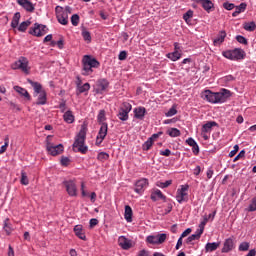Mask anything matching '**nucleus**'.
Segmentation results:
<instances>
[{
    "mask_svg": "<svg viewBox=\"0 0 256 256\" xmlns=\"http://www.w3.org/2000/svg\"><path fill=\"white\" fill-rule=\"evenodd\" d=\"M230 90L225 88L220 89L219 92H213L211 90H204L201 94L202 99L213 105L227 103L228 99L231 97Z\"/></svg>",
    "mask_w": 256,
    "mask_h": 256,
    "instance_id": "nucleus-1",
    "label": "nucleus"
},
{
    "mask_svg": "<svg viewBox=\"0 0 256 256\" xmlns=\"http://www.w3.org/2000/svg\"><path fill=\"white\" fill-rule=\"evenodd\" d=\"M87 124H82L80 131L75 136L74 143L72 144L73 150L78 153H82V155H86L89 151V146L85 145V141L87 139Z\"/></svg>",
    "mask_w": 256,
    "mask_h": 256,
    "instance_id": "nucleus-2",
    "label": "nucleus"
},
{
    "mask_svg": "<svg viewBox=\"0 0 256 256\" xmlns=\"http://www.w3.org/2000/svg\"><path fill=\"white\" fill-rule=\"evenodd\" d=\"M101 63L91 55H85L82 60V75L87 77L93 75V69H99Z\"/></svg>",
    "mask_w": 256,
    "mask_h": 256,
    "instance_id": "nucleus-3",
    "label": "nucleus"
},
{
    "mask_svg": "<svg viewBox=\"0 0 256 256\" xmlns=\"http://www.w3.org/2000/svg\"><path fill=\"white\" fill-rule=\"evenodd\" d=\"M222 55L225 59H229L230 61H243V59L247 57V53L241 48L223 51Z\"/></svg>",
    "mask_w": 256,
    "mask_h": 256,
    "instance_id": "nucleus-4",
    "label": "nucleus"
},
{
    "mask_svg": "<svg viewBox=\"0 0 256 256\" xmlns=\"http://www.w3.org/2000/svg\"><path fill=\"white\" fill-rule=\"evenodd\" d=\"M48 32L49 28H47V25L39 23H35L28 31L29 35H33V37H43V35H47Z\"/></svg>",
    "mask_w": 256,
    "mask_h": 256,
    "instance_id": "nucleus-5",
    "label": "nucleus"
},
{
    "mask_svg": "<svg viewBox=\"0 0 256 256\" xmlns=\"http://www.w3.org/2000/svg\"><path fill=\"white\" fill-rule=\"evenodd\" d=\"M12 69H20L23 73L29 75L31 69L29 68V60L26 57H20L19 60L12 64Z\"/></svg>",
    "mask_w": 256,
    "mask_h": 256,
    "instance_id": "nucleus-6",
    "label": "nucleus"
},
{
    "mask_svg": "<svg viewBox=\"0 0 256 256\" xmlns=\"http://www.w3.org/2000/svg\"><path fill=\"white\" fill-rule=\"evenodd\" d=\"M133 106L129 102L122 103V106L118 110L117 117L120 121H129V113H131Z\"/></svg>",
    "mask_w": 256,
    "mask_h": 256,
    "instance_id": "nucleus-7",
    "label": "nucleus"
},
{
    "mask_svg": "<svg viewBox=\"0 0 256 256\" xmlns=\"http://www.w3.org/2000/svg\"><path fill=\"white\" fill-rule=\"evenodd\" d=\"M187 191H189V185H181V188L176 191V201L178 203H187L189 201Z\"/></svg>",
    "mask_w": 256,
    "mask_h": 256,
    "instance_id": "nucleus-8",
    "label": "nucleus"
},
{
    "mask_svg": "<svg viewBox=\"0 0 256 256\" xmlns=\"http://www.w3.org/2000/svg\"><path fill=\"white\" fill-rule=\"evenodd\" d=\"M56 19L60 25H68L69 24V15L65 12L62 6L55 7Z\"/></svg>",
    "mask_w": 256,
    "mask_h": 256,
    "instance_id": "nucleus-9",
    "label": "nucleus"
},
{
    "mask_svg": "<svg viewBox=\"0 0 256 256\" xmlns=\"http://www.w3.org/2000/svg\"><path fill=\"white\" fill-rule=\"evenodd\" d=\"M46 151L52 155V157H56V155H61L64 151L63 144L53 145V143L46 140Z\"/></svg>",
    "mask_w": 256,
    "mask_h": 256,
    "instance_id": "nucleus-10",
    "label": "nucleus"
},
{
    "mask_svg": "<svg viewBox=\"0 0 256 256\" xmlns=\"http://www.w3.org/2000/svg\"><path fill=\"white\" fill-rule=\"evenodd\" d=\"M108 131H109V124H107V123L100 124V129L96 136V145H101V143H103V141H105Z\"/></svg>",
    "mask_w": 256,
    "mask_h": 256,
    "instance_id": "nucleus-11",
    "label": "nucleus"
},
{
    "mask_svg": "<svg viewBox=\"0 0 256 256\" xmlns=\"http://www.w3.org/2000/svg\"><path fill=\"white\" fill-rule=\"evenodd\" d=\"M69 197H77V184L73 180H64L62 182Z\"/></svg>",
    "mask_w": 256,
    "mask_h": 256,
    "instance_id": "nucleus-12",
    "label": "nucleus"
},
{
    "mask_svg": "<svg viewBox=\"0 0 256 256\" xmlns=\"http://www.w3.org/2000/svg\"><path fill=\"white\" fill-rule=\"evenodd\" d=\"M146 187H149V180L147 178H141L140 180L135 182L134 191L138 195H143V193H145Z\"/></svg>",
    "mask_w": 256,
    "mask_h": 256,
    "instance_id": "nucleus-13",
    "label": "nucleus"
},
{
    "mask_svg": "<svg viewBox=\"0 0 256 256\" xmlns=\"http://www.w3.org/2000/svg\"><path fill=\"white\" fill-rule=\"evenodd\" d=\"M194 3L200 4L202 9L206 11V13H211L213 9H215V4L211 0H192Z\"/></svg>",
    "mask_w": 256,
    "mask_h": 256,
    "instance_id": "nucleus-14",
    "label": "nucleus"
},
{
    "mask_svg": "<svg viewBox=\"0 0 256 256\" xmlns=\"http://www.w3.org/2000/svg\"><path fill=\"white\" fill-rule=\"evenodd\" d=\"M97 87L98 89H96V93H98L99 95H103V93H105V91L109 89V80L105 78L99 79L97 81Z\"/></svg>",
    "mask_w": 256,
    "mask_h": 256,
    "instance_id": "nucleus-15",
    "label": "nucleus"
},
{
    "mask_svg": "<svg viewBox=\"0 0 256 256\" xmlns=\"http://www.w3.org/2000/svg\"><path fill=\"white\" fill-rule=\"evenodd\" d=\"M17 3L28 13H33V11H35V5L29 0H17Z\"/></svg>",
    "mask_w": 256,
    "mask_h": 256,
    "instance_id": "nucleus-16",
    "label": "nucleus"
},
{
    "mask_svg": "<svg viewBox=\"0 0 256 256\" xmlns=\"http://www.w3.org/2000/svg\"><path fill=\"white\" fill-rule=\"evenodd\" d=\"M118 245L121 247V249H124L125 251L131 249L133 245L131 244V240L127 239L125 236H120L118 238Z\"/></svg>",
    "mask_w": 256,
    "mask_h": 256,
    "instance_id": "nucleus-17",
    "label": "nucleus"
},
{
    "mask_svg": "<svg viewBox=\"0 0 256 256\" xmlns=\"http://www.w3.org/2000/svg\"><path fill=\"white\" fill-rule=\"evenodd\" d=\"M27 81L29 85H31V87H33L34 89V97H37V95H39L40 93L45 92V90L43 89V85H41V83L35 82L31 79H28Z\"/></svg>",
    "mask_w": 256,
    "mask_h": 256,
    "instance_id": "nucleus-18",
    "label": "nucleus"
},
{
    "mask_svg": "<svg viewBox=\"0 0 256 256\" xmlns=\"http://www.w3.org/2000/svg\"><path fill=\"white\" fill-rule=\"evenodd\" d=\"M134 119H139V121H143L145 119V115H147V109L145 107L140 106L137 108H134Z\"/></svg>",
    "mask_w": 256,
    "mask_h": 256,
    "instance_id": "nucleus-19",
    "label": "nucleus"
},
{
    "mask_svg": "<svg viewBox=\"0 0 256 256\" xmlns=\"http://www.w3.org/2000/svg\"><path fill=\"white\" fill-rule=\"evenodd\" d=\"M233 249H235V242L232 240V238L226 239L221 250L222 253H229L230 251H233Z\"/></svg>",
    "mask_w": 256,
    "mask_h": 256,
    "instance_id": "nucleus-20",
    "label": "nucleus"
},
{
    "mask_svg": "<svg viewBox=\"0 0 256 256\" xmlns=\"http://www.w3.org/2000/svg\"><path fill=\"white\" fill-rule=\"evenodd\" d=\"M150 199L155 203L159 201V199H162V201H167V196L161 192V190L156 189L154 192L151 193Z\"/></svg>",
    "mask_w": 256,
    "mask_h": 256,
    "instance_id": "nucleus-21",
    "label": "nucleus"
},
{
    "mask_svg": "<svg viewBox=\"0 0 256 256\" xmlns=\"http://www.w3.org/2000/svg\"><path fill=\"white\" fill-rule=\"evenodd\" d=\"M73 231L78 239H81L82 241H87V236L85 235V231H83V225L74 226Z\"/></svg>",
    "mask_w": 256,
    "mask_h": 256,
    "instance_id": "nucleus-22",
    "label": "nucleus"
},
{
    "mask_svg": "<svg viewBox=\"0 0 256 256\" xmlns=\"http://www.w3.org/2000/svg\"><path fill=\"white\" fill-rule=\"evenodd\" d=\"M225 37H227V32H225V30H221L213 41L214 47H218V45H222V43L225 42Z\"/></svg>",
    "mask_w": 256,
    "mask_h": 256,
    "instance_id": "nucleus-23",
    "label": "nucleus"
},
{
    "mask_svg": "<svg viewBox=\"0 0 256 256\" xmlns=\"http://www.w3.org/2000/svg\"><path fill=\"white\" fill-rule=\"evenodd\" d=\"M14 91H16V93H19L21 97H24L26 101H31V94H29V91H27V89L21 86H14Z\"/></svg>",
    "mask_w": 256,
    "mask_h": 256,
    "instance_id": "nucleus-24",
    "label": "nucleus"
},
{
    "mask_svg": "<svg viewBox=\"0 0 256 256\" xmlns=\"http://www.w3.org/2000/svg\"><path fill=\"white\" fill-rule=\"evenodd\" d=\"M213 127H219L215 121H208L202 126V133H211Z\"/></svg>",
    "mask_w": 256,
    "mask_h": 256,
    "instance_id": "nucleus-25",
    "label": "nucleus"
},
{
    "mask_svg": "<svg viewBox=\"0 0 256 256\" xmlns=\"http://www.w3.org/2000/svg\"><path fill=\"white\" fill-rule=\"evenodd\" d=\"M235 11L232 13V17H237L240 13H245L247 10V3L242 2L240 5L234 7Z\"/></svg>",
    "mask_w": 256,
    "mask_h": 256,
    "instance_id": "nucleus-26",
    "label": "nucleus"
},
{
    "mask_svg": "<svg viewBox=\"0 0 256 256\" xmlns=\"http://www.w3.org/2000/svg\"><path fill=\"white\" fill-rule=\"evenodd\" d=\"M124 219L127 223H133V209L129 205L125 206Z\"/></svg>",
    "mask_w": 256,
    "mask_h": 256,
    "instance_id": "nucleus-27",
    "label": "nucleus"
},
{
    "mask_svg": "<svg viewBox=\"0 0 256 256\" xmlns=\"http://www.w3.org/2000/svg\"><path fill=\"white\" fill-rule=\"evenodd\" d=\"M219 245H221L219 242H208L205 245L206 253H213V251H217V249H219Z\"/></svg>",
    "mask_w": 256,
    "mask_h": 256,
    "instance_id": "nucleus-28",
    "label": "nucleus"
},
{
    "mask_svg": "<svg viewBox=\"0 0 256 256\" xmlns=\"http://www.w3.org/2000/svg\"><path fill=\"white\" fill-rule=\"evenodd\" d=\"M63 119L65 123H68V124L75 123V115H73V111L67 110L63 115Z\"/></svg>",
    "mask_w": 256,
    "mask_h": 256,
    "instance_id": "nucleus-29",
    "label": "nucleus"
},
{
    "mask_svg": "<svg viewBox=\"0 0 256 256\" xmlns=\"http://www.w3.org/2000/svg\"><path fill=\"white\" fill-rule=\"evenodd\" d=\"M183 54L179 51H174L166 54L167 59H170V61H179L181 59Z\"/></svg>",
    "mask_w": 256,
    "mask_h": 256,
    "instance_id": "nucleus-30",
    "label": "nucleus"
},
{
    "mask_svg": "<svg viewBox=\"0 0 256 256\" xmlns=\"http://www.w3.org/2000/svg\"><path fill=\"white\" fill-rule=\"evenodd\" d=\"M19 21H21V13L16 12L12 18L11 27L12 29H17L19 27Z\"/></svg>",
    "mask_w": 256,
    "mask_h": 256,
    "instance_id": "nucleus-31",
    "label": "nucleus"
},
{
    "mask_svg": "<svg viewBox=\"0 0 256 256\" xmlns=\"http://www.w3.org/2000/svg\"><path fill=\"white\" fill-rule=\"evenodd\" d=\"M38 99L36 102V105H47V92H41L40 94H38Z\"/></svg>",
    "mask_w": 256,
    "mask_h": 256,
    "instance_id": "nucleus-32",
    "label": "nucleus"
},
{
    "mask_svg": "<svg viewBox=\"0 0 256 256\" xmlns=\"http://www.w3.org/2000/svg\"><path fill=\"white\" fill-rule=\"evenodd\" d=\"M81 36L83 37L86 43H91L92 41L91 32H89L86 28L82 29Z\"/></svg>",
    "mask_w": 256,
    "mask_h": 256,
    "instance_id": "nucleus-33",
    "label": "nucleus"
},
{
    "mask_svg": "<svg viewBox=\"0 0 256 256\" xmlns=\"http://www.w3.org/2000/svg\"><path fill=\"white\" fill-rule=\"evenodd\" d=\"M166 133L169 135V137H181V130L177 128H170Z\"/></svg>",
    "mask_w": 256,
    "mask_h": 256,
    "instance_id": "nucleus-34",
    "label": "nucleus"
},
{
    "mask_svg": "<svg viewBox=\"0 0 256 256\" xmlns=\"http://www.w3.org/2000/svg\"><path fill=\"white\" fill-rule=\"evenodd\" d=\"M30 25H31V20H26L20 23V25L18 26V31H20V33H25V31H27Z\"/></svg>",
    "mask_w": 256,
    "mask_h": 256,
    "instance_id": "nucleus-35",
    "label": "nucleus"
},
{
    "mask_svg": "<svg viewBox=\"0 0 256 256\" xmlns=\"http://www.w3.org/2000/svg\"><path fill=\"white\" fill-rule=\"evenodd\" d=\"M3 229L7 235H10L11 233H13V228L11 227V224H9V218H6L4 220Z\"/></svg>",
    "mask_w": 256,
    "mask_h": 256,
    "instance_id": "nucleus-36",
    "label": "nucleus"
},
{
    "mask_svg": "<svg viewBox=\"0 0 256 256\" xmlns=\"http://www.w3.org/2000/svg\"><path fill=\"white\" fill-rule=\"evenodd\" d=\"M183 19L187 25L191 23V19H193V10H188L186 13L183 14Z\"/></svg>",
    "mask_w": 256,
    "mask_h": 256,
    "instance_id": "nucleus-37",
    "label": "nucleus"
},
{
    "mask_svg": "<svg viewBox=\"0 0 256 256\" xmlns=\"http://www.w3.org/2000/svg\"><path fill=\"white\" fill-rule=\"evenodd\" d=\"M235 81V77L233 75H227L220 79V83H223L224 85H229V83Z\"/></svg>",
    "mask_w": 256,
    "mask_h": 256,
    "instance_id": "nucleus-38",
    "label": "nucleus"
},
{
    "mask_svg": "<svg viewBox=\"0 0 256 256\" xmlns=\"http://www.w3.org/2000/svg\"><path fill=\"white\" fill-rule=\"evenodd\" d=\"M21 185H29V177L27 176V172L25 170L21 171Z\"/></svg>",
    "mask_w": 256,
    "mask_h": 256,
    "instance_id": "nucleus-39",
    "label": "nucleus"
},
{
    "mask_svg": "<svg viewBox=\"0 0 256 256\" xmlns=\"http://www.w3.org/2000/svg\"><path fill=\"white\" fill-rule=\"evenodd\" d=\"M98 161L105 163V161H109V153L107 152H99L97 155Z\"/></svg>",
    "mask_w": 256,
    "mask_h": 256,
    "instance_id": "nucleus-40",
    "label": "nucleus"
},
{
    "mask_svg": "<svg viewBox=\"0 0 256 256\" xmlns=\"http://www.w3.org/2000/svg\"><path fill=\"white\" fill-rule=\"evenodd\" d=\"M89 89H91V84H89L88 82H86L84 85H80L78 86L77 90L78 93H87V91H89Z\"/></svg>",
    "mask_w": 256,
    "mask_h": 256,
    "instance_id": "nucleus-41",
    "label": "nucleus"
},
{
    "mask_svg": "<svg viewBox=\"0 0 256 256\" xmlns=\"http://www.w3.org/2000/svg\"><path fill=\"white\" fill-rule=\"evenodd\" d=\"M146 243H149L150 245H159V242L157 240V235H149L146 237Z\"/></svg>",
    "mask_w": 256,
    "mask_h": 256,
    "instance_id": "nucleus-42",
    "label": "nucleus"
},
{
    "mask_svg": "<svg viewBox=\"0 0 256 256\" xmlns=\"http://www.w3.org/2000/svg\"><path fill=\"white\" fill-rule=\"evenodd\" d=\"M244 29L245 31H250L253 32L256 29V24L255 22L251 21V22H247L244 24Z\"/></svg>",
    "mask_w": 256,
    "mask_h": 256,
    "instance_id": "nucleus-43",
    "label": "nucleus"
},
{
    "mask_svg": "<svg viewBox=\"0 0 256 256\" xmlns=\"http://www.w3.org/2000/svg\"><path fill=\"white\" fill-rule=\"evenodd\" d=\"M106 119L107 118L105 117V110H100L99 114L97 116V121H98L99 125H103V123H107V122H103Z\"/></svg>",
    "mask_w": 256,
    "mask_h": 256,
    "instance_id": "nucleus-44",
    "label": "nucleus"
},
{
    "mask_svg": "<svg viewBox=\"0 0 256 256\" xmlns=\"http://www.w3.org/2000/svg\"><path fill=\"white\" fill-rule=\"evenodd\" d=\"M173 180H167L165 182H157V187H160V189H167L170 185H172Z\"/></svg>",
    "mask_w": 256,
    "mask_h": 256,
    "instance_id": "nucleus-45",
    "label": "nucleus"
},
{
    "mask_svg": "<svg viewBox=\"0 0 256 256\" xmlns=\"http://www.w3.org/2000/svg\"><path fill=\"white\" fill-rule=\"evenodd\" d=\"M177 115V106L173 105L166 113L165 117H173Z\"/></svg>",
    "mask_w": 256,
    "mask_h": 256,
    "instance_id": "nucleus-46",
    "label": "nucleus"
},
{
    "mask_svg": "<svg viewBox=\"0 0 256 256\" xmlns=\"http://www.w3.org/2000/svg\"><path fill=\"white\" fill-rule=\"evenodd\" d=\"M151 147H153V142L151 141L150 138H148L147 141L143 143L142 150L149 151L151 149Z\"/></svg>",
    "mask_w": 256,
    "mask_h": 256,
    "instance_id": "nucleus-47",
    "label": "nucleus"
},
{
    "mask_svg": "<svg viewBox=\"0 0 256 256\" xmlns=\"http://www.w3.org/2000/svg\"><path fill=\"white\" fill-rule=\"evenodd\" d=\"M248 211L253 213L256 211V196L252 198L251 203L248 206Z\"/></svg>",
    "mask_w": 256,
    "mask_h": 256,
    "instance_id": "nucleus-48",
    "label": "nucleus"
},
{
    "mask_svg": "<svg viewBox=\"0 0 256 256\" xmlns=\"http://www.w3.org/2000/svg\"><path fill=\"white\" fill-rule=\"evenodd\" d=\"M193 241H199V238L195 234L190 235L185 240V243H186V245H193Z\"/></svg>",
    "mask_w": 256,
    "mask_h": 256,
    "instance_id": "nucleus-49",
    "label": "nucleus"
},
{
    "mask_svg": "<svg viewBox=\"0 0 256 256\" xmlns=\"http://www.w3.org/2000/svg\"><path fill=\"white\" fill-rule=\"evenodd\" d=\"M79 21H80L79 14H73L71 16V23H72L73 27H77V25H79Z\"/></svg>",
    "mask_w": 256,
    "mask_h": 256,
    "instance_id": "nucleus-50",
    "label": "nucleus"
},
{
    "mask_svg": "<svg viewBox=\"0 0 256 256\" xmlns=\"http://www.w3.org/2000/svg\"><path fill=\"white\" fill-rule=\"evenodd\" d=\"M157 240H158V245H161L163 243H165V241H167V234L162 233V234H158L156 235Z\"/></svg>",
    "mask_w": 256,
    "mask_h": 256,
    "instance_id": "nucleus-51",
    "label": "nucleus"
},
{
    "mask_svg": "<svg viewBox=\"0 0 256 256\" xmlns=\"http://www.w3.org/2000/svg\"><path fill=\"white\" fill-rule=\"evenodd\" d=\"M250 244L249 242H242L238 247V251H249Z\"/></svg>",
    "mask_w": 256,
    "mask_h": 256,
    "instance_id": "nucleus-52",
    "label": "nucleus"
},
{
    "mask_svg": "<svg viewBox=\"0 0 256 256\" xmlns=\"http://www.w3.org/2000/svg\"><path fill=\"white\" fill-rule=\"evenodd\" d=\"M236 41H238V43H241V45H247L248 44L247 38H245L242 35H237L236 36Z\"/></svg>",
    "mask_w": 256,
    "mask_h": 256,
    "instance_id": "nucleus-53",
    "label": "nucleus"
},
{
    "mask_svg": "<svg viewBox=\"0 0 256 256\" xmlns=\"http://www.w3.org/2000/svg\"><path fill=\"white\" fill-rule=\"evenodd\" d=\"M223 7L227 11H233V9H235V5L233 3H229V2H224Z\"/></svg>",
    "mask_w": 256,
    "mask_h": 256,
    "instance_id": "nucleus-54",
    "label": "nucleus"
},
{
    "mask_svg": "<svg viewBox=\"0 0 256 256\" xmlns=\"http://www.w3.org/2000/svg\"><path fill=\"white\" fill-rule=\"evenodd\" d=\"M71 160L69 159V157H67V156H62L61 157V165L63 166V167H67L68 165H69V162H70Z\"/></svg>",
    "mask_w": 256,
    "mask_h": 256,
    "instance_id": "nucleus-55",
    "label": "nucleus"
},
{
    "mask_svg": "<svg viewBox=\"0 0 256 256\" xmlns=\"http://www.w3.org/2000/svg\"><path fill=\"white\" fill-rule=\"evenodd\" d=\"M239 152V145H234L233 150L230 151L229 153V157H235V155H237V153Z\"/></svg>",
    "mask_w": 256,
    "mask_h": 256,
    "instance_id": "nucleus-56",
    "label": "nucleus"
},
{
    "mask_svg": "<svg viewBox=\"0 0 256 256\" xmlns=\"http://www.w3.org/2000/svg\"><path fill=\"white\" fill-rule=\"evenodd\" d=\"M161 135H163V131H159L158 133L152 134V136L149 137V139H151V141L154 143L156 139H159V137H161Z\"/></svg>",
    "mask_w": 256,
    "mask_h": 256,
    "instance_id": "nucleus-57",
    "label": "nucleus"
},
{
    "mask_svg": "<svg viewBox=\"0 0 256 256\" xmlns=\"http://www.w3.org/2000/svg\"><path fill=\"white\" fill-rule=\"evenodd\" d=\"M119 61H125L127 59V51L123 50L118 55Z\"/></svg>",
    "mask_w": 256,
    "mask_h": 256,
    "instance_id": "nucleus-58",
    "label": "nucleus"
},
{
    "mask_svg": "<svg viewBox=\"0 0 256 256\" xmlns=\"http://www.w3.org/2000/svg\"><path fill=\"white\" fill-rule=\"evenodd\" d=\"M245 157V150H241L238 155L234 158V163L235 161H239V159H243Z\"/></svg>",
    "mask_w": 256,
    "mask_h": 256,
    "instance_id": "nucleus-59",
    "label": "nucleus"
},
{
    "mask_svg": "<svg viewBox=\"0 0 256 256\" xmlns=\"http://www.w3.org/2000/svg\"><path fill=\"white\" fill-rule=\"evenodd\" d=\"M81 195H82V197H89L88 192L85 191V182L81 183Z\"/></svg>",
    "mask_w": 256,
    "mask_h": 256,
    "instance_id": "nucleus-60",
    "label": "nucleus"
},
{
    "mask_svg": "<svg viewBox=\"0 0 256 256\" xmlns=\"http://www.w3.org/2000/svg\"><path fill=\"white\" fill-rule=\"evenodd\" d=\"M199 151H200L199 150V144H197V142H196V144L192 146V153L194 155H199Z\"/></svg>",
    "mask_w": 256,
    "mask_h": 256,
    "instance_id": "nucleus-61",
    "label": "nucleus"
},
{
    "mask_svg": "<svg viewBox=\"0 0 256 256\" xmlns=\"http://www.w3.org/2000/svg\"><path fill=\"white\" fill-rule=\"evenodd\" d=\"M89 223H90V227L93 228L96 225H99V220H97V218H92V219H90Z\"/></svg>",
    "mask_w": 256,
    "mask_h": 256,
    "instance_id": "nucleus-62",
    "label": "nucleus"
},
{
    "mask_svg": "<svg viewBox=\"0 0 256 256\" xmlns=\"http://www.w3.org/2000/svg\"><path fill=\"white\" fill-rule=\"evenodd\" d=\"M191 231H193L191 228H187L184 232L181 234V239H184V237H187V235H190Z\"/></svg>",
    "mask_w": 256,
    "mask_h": 256,
    "instance_id": "nucleus-63",
    "label": "nucleus"
},
{
    "mask_svg": "<svg viewBox=\"0 0 256 256\" xmlns=\"http://www.w3.org/2000/svg\"><path fill=\"white\" fill-rule=\"evenodd\" d=\"M138 256H150L149 250L142 249L139 251Z\"/></svg>",
    "mask_w": 256,
    "mask_h": 256,
    "instance_id": "nucleus-64",
    "label": "nucleus"
}]
</instances>
